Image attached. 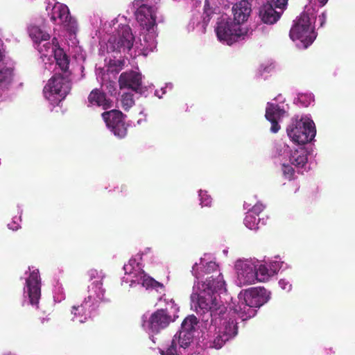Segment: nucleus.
I'll list each match as a JSON object with an SVG mask.
<instances>
[{
	"instance_id": "nucleus-1",
	"label": "nucleus",
	"mask_w": 355,
	"mask_h": 355,
	"mask_svg": "<svg viewBox=\"0 0 355 355\" xmlns=\"http://www.w3.org/2000/svg\"><path fill=\"white\" fill-rule=\"evenodd\" d=\"M225 281L221 273L216 277H209L202 284V292L198 296L197 313L202 315V320L207 322L211 319L210 324L216 327L218 321L224 319L227 307L220 300L217 292L225 289Z\"/></svg>"
},
{
	"instance_id": "nucleus-2",
	"label": "nucleus",
	"mask_w": 355,
	"mask_h": 355,
	"mask_svg": "<svg viewBox=\"0 0 355 355\" xmlns=\"http://www.w3.org/2000/svg\"><path fill=\"white\" fill-rule=\"evenodd\" d=\"M239 299V302L234 310L243 320H245L254 316L256 309L269 300L270 293L263 287H254L241 292Z\"/></svg>"
},
{
	"instance_id": "nucleus-3",
	"label": "nucleus",
	"mask_w": 355,
	"mask_h": 355,
	"mask_svg": "<svg viewBox=\"0 0 355 355\" xmlns=\"http://www.w3.org/2000/svg\"><path fill=\"white\" fill-rule=\"evenodd\" d=\"M286 132L292 141L300 145L307 144L314 138L316 130L309 119H292L287 126Z\"/></svg>"
},
{
	"instance_id": "nucleus-4",
	"label": "nucleus",
	"mask_w": 355,
	"mask_h": 355,
	"mask_svg": "<svg viewBox=\"0 0 355 355\" xmlns=\"http://www.w3.org/2000/svg\"><path fill=\"white\" fill-rule=\"evenodd\" d=\"M289 36L293 41L299 40L304 49L313 42L316 35L308 13L302 12L294 21L290 30Z\"/></svg>"
},
{
	"instance_id": "nucleus-5",
	"label": "nucleus",
	"mask_w": 355,
	"mask_h": 355,
	"mask_svg": "<svg viewBox=\"0 0 355 355\" xmlns=\"http://www.w3.org/2000/svg\"><path fill=\"white\" fill-rule=\"evenodd\" d=\"M215 31L218 39L227 45L244 40L248 34L246 29L243 28L230 18L218 21Z\"/></svg>"
},
{
	"instance_id": "nucleus-6",
	"label": "nucleus",
	"mask_w": 355,
	"mask_h": 355,
	"mask_svg": "<svg viewBox=\"0 0 355 355\" xmlns=\"http://www.w3.org/2000/svg\"><path fill=\"white\" fill-rule=\"evenodd\" d=\"M135 36L131 28L125 25L118 31L117 36L110 37L108 40L107 49L112 52H129L134 44Z\"/></svg>"
},
{
	"instance_id": "nucleus-7",
	"label": "nucleus",
	"mask_w": 355,
	"mask_h": 355,
	"mask_svg": "<svg viewBox=\"0 0 355 355\" xmlns=\"http://www.w3.org/2000/svg\"><path fill=\"white\" fill-rule=\"evenodd\" d=\"M49 15L53 23L63 25L69 33L75 34L77 31V21L70 15L69 10L67 6L55 3Z\"/></svg>"
},
{
	"instance_id": "nucleus-8",
	"label": "nucleus",
	"mask_w": 355,
	"mask_h": 355,
	"mask_svg": "<svg viewBox=\"0 0 355 355\" xmlns=\"http://www.w3.org/2000/svg\"><path fill=\"white\" fill-rule=\"evenodd\" d=\"M107 128L114 135L120 139L124 138L128 133V125L124 120V114L118 110L106 111L101 114Z\"/></svg>"
},
{
	"instance_id": "nucleus-9",
	"label": "nucleus",
	"mask_w": 355,
	"mask_h": 355,
	"mask_svg": "<svg viewBox=\"0 0 355 355\" xmlns=\"http://www.w3.org/2000/svg\"><path fill=\"white\" fill-rule=\"evenodd\" d=\"M157 8L156 6H149L146 3L139 5L136 10L135 16L137 21L148 33L155 31V28L157 26Z\"/></svg>"
},
{
	"instance_id": "nucleus-10",
	"label": "nucleus",
	"mask_w": 355,
	"mask_h": 355,
	"mask_svg": "<svg viewBox=\"0 0 355 355\" xmlns=\"http://www.w3.org/2000/svg\"><path fill=\"white\" fill-rule=\"evenodd\" d=\"M26 293L31 304H37L41 295V282L39 271H32L26 280Z\"/></svg>"
},
{
	"instance_id": "nucleus-11",
	"label": "nucleus",
	"mask_w": 355,
	"mask_h": 355,
	"mask_svg": "<svg viewBox=\"0 0 355 355\" xmlns=\"http://www.w3.org/2000/svg\"><path fill=\"white\" fill-rule=\"evenodd\" d=\"M172 316L165 309H158L149 318V329L153 333H158L173 322Z\"/></svg>"
},
{
	"instance_id": "nucleus-12",
	"label": "nucleus",
	"mask_w": 355,
	"mask_h": 355,
	"mask_svg": "<svg viewBox=\"0 0 355 355\" xmlns=\"http://www.w3.org/2000/svg\"><path fill=\"white\" fill-rule=\"evenodd\" d=\"M238 280L241 285H249L257 282L255 267L248 262L240 261L236 264Z\"/></svg>"
},
{
	"instance_id": "nucleus-13",
	"label": "nucleus",
	"mask_w": 355,
	"mask_h": 355,
	"mask_svg": "<svg viewBox=\"0 0 355 355\" xmlns=\"http://www.w3.org/2000/svg\"><path fill=\"white\" fill-rule=\"evenodd\" d=\"M120 89H139L141 75L135 71L123 72L119 78Z\"/></svg>"
},
{
	"instance_id": "nucleus-14",
	"label": "nucleus",
	"mask_w": 355,
	"mask_h": 355,
	"mask_svg": "<svg viewBox=\"0 0 355 355\" xmlns=\"http://www.w3.org/2000/svg\"><path fill=\"white\" fill-rule=\"evenodd\" d=\"M284 114V110L281 109L278 105L268 103L266 109L265 116L268 121L271 123L270 131L277 133L279 129V120Z\"/></svg>"
},
{
	"instance_id": "nucleus-15",
	"label": "nucleus",
	"mask_w": 355,
	"mask_h": 355,
	"mask_svg": "<svg viewBox=\"0 0 355 355\" xmlns=\"http://www.w3.org/2000/svg\"><path fill=\"white\" fill-rule=\"evenodd\" d=\"M272 3L263 4L259 9V16L261 21L266 24H274L281 17L283 11L277 10Z\"/></svg>"
},
{
	"instance_id": "nucleus-16",
	"label": "nucleus",
	"mask_w": 355,
	"mask_h": 355,
	"mask_svg": "<svg viewBox=\"0 0 355 355\" xmlns=\"http://www.w3.org/2000/svg\"><path fill=\"white\" fill-rule=\"evenodd\" d=\"M232 10L234 15L232 21L241 26L250 16L252 11L251 5L247 0H242L235 3Z\"/></svg>"
},
{
	"instance_id": "nucleus-17",
	"label": "nucleus",
	"mask_w": 355,
	"mask_h": 355,
	"mask_svg": "<svg viewBox=\"0 0 355 355\" xmlns=\"http://www.w3.org/2000/svg\"><path fill=\"white\" fill-rule=\"evenodd\" d=\"M88 101L92 105L102 107L103 110H107L113 106L112 101L103 90H92Z\"/></svg>"
},
{
	"instance_id": "nucleus-18",
	"label": "nucleus",
	"mask_w": 355,
	"mask_h": 355,
	"mask_svg": "<svg viewBox=\"0 0 355 355\" xmlns=\"http://www.w3.org/2000/svg\"><path fill=\"white\" fill-rule=\"evenodd\" d=\"M124 60H110L107 66V73L103 75V85L106 89H114L116 82L114 80L110 81L109 85L105 84L107 78H109L110 74L116 76L124 67Z\"/></svg>"
},
{
	"instance_id": "nucleus-19",
	"label": "nucleus",
	"mask_w": 355,
	"mask_h": 355,
	"mask_svg": "<svg viewBox=\"0 0 355 355\" xmlns=\"http://www.w3.org/2000/svg\"><path fill=\"white\" fill-rule=\"evenodd\" d=\"M49 89H70L71 83L67 74L55 73L46 85Z\"/></svg>"
},
{
	"instance_id": "nucleus-20",
	"label": "nucleus",
	"mask_w": 355,
	"mask_h": 355,
	"mask_svg": "<svg viewBox=\"0 0 355 355\" xmlns=\"http://www.w3.org/2000/svg\"><path fill=\"white\" fill-rule=\"evenodd\" d=\"M136 277V281L147 289L152 288L158 291L159 288L164 289V288L163 284L156 281L144 271L138 272Z\"/></svg>"
},
{
	"instance_id": "nucleus-21",
	"label": "nucleus",
	"mask_w": 355,
	"mask_h": 355,
	"mask_svg": "<svg viewBox=\"0 0 355 355\" xmlns=\"http://www.w3.org/2000/svg\"><path fill=\"white\" fill-rule=\"evenodd\" d=\"M219 330L225 336V339L230 340L238 334L237 322L232 318L225 319Z\"/></svg>"
},
{
	"instance_id": "nucleus-22",
	"label": "nucleus",
	"mask_w": 355,
	"mask_h": 355,
	"mask_svg": "<svg viewBox=\"0 0 355 355\" xmlns=\"http://www.w3.org/2000/svg\"><path fill=\"white\" fill-rule=\"evenodd\" d=\"M56 65L64 73H67L69 67L70 60L67 54L62 48H57L53 54Z\"/></svg>"
},
{
	"instance_id": "nucleus-23",
	"label": "nucleus",
	"mask_w": 355,
	"mask_h": 355,
	"mask_svg": "<svg viewBox=\"0 0 355 355\" xmlns=\"http://www.w3.org/2000/svg\"><path fill=\"white\" fill-rule=\"evenodd\" d=\"M257 282H264L277 273L276 269H272L271 266L266 265H260L258 268H255Z\"/></svg>"
},
{
	"instance_id": "nucleus-24",
	"label": "nucleus",
	"mask_w": 355,
	"mask_h": 355,
	"mask_svg": "<svg viewBox=\"0 0 355 355\" xmlns=\"http://www.w3.org/2000/svg\"><path fill=\"white\" fill-rule=\"evenodd\" d=\"M218 265L213 261H210L203 266L202 270L199 271V266L196 263L193 266L192 272L197 279H200L203 277L204 274H210L211 272H218Z\"/></svg>"
},
{
	"instance_id": "nucleus-25",
	"label": "nucleus",
	"mask_w": 355,
	"mask_h": 355,
	"mask_svg": "<svg viewBox=\"0 0 355 355\" xmlns=\"http://www.w3.org/2000/svg\"><path fill=\"white\" fill-rule=\"evenodd\" d=\"M308 158L304 149L295 150L290 157V162L296 167L302 168L307 162Z\"/></svg>"
},
{
	"instance_id": "nucleus-26",
	"label": "nucleus",
	"mask_w": 355,
	"mask_h": 355,
	"mask_svg": "<svg viewBox=\"0 0 355 355\" xmlns=\"http://www.w3.org/2000/svg\"><path fill=\"white\" fill-rule=\"evenodd\" d=\"M44 97L51 103L58 105L67 95L66 90H43Z\"/></svg>"
},
{
	"instance_id": "nucleus-27",
	"label": "nucleus",
	"mask_w": 355,
	"mask_h": 355,
	"mask_svg": "<svg viewBox=\"0 0 355 355\" xmlns=\"http://www.w3.org/2000/svg\"><path fill=\"white\" fill-rule=\"evenodd\" d=\"M29 35L35 42L39 44L42 41H47L50 38L49 33L37 26H31L29 28Z\"/></svg>"
},
{
	"instance_id": "nucleus-28",
	"label": "nucleus",
	"mask_w": 355,
	"mask_h": 355,
	"mask_svg": "<svg viewBox=\"0 0 355 355\" xmlns=\"http://www.w3.org/2000/svg\"><path fill=\"white\" fill-rule=\"evenodd\" d=\"M198 322V319L195 315H189L182 322L180 330L193 334V331L195 330V327L197 325Z\"/></svg>"
},
{
	"instance_id": "nucleus-29",
	"label": "nucleus",
	"mask_w": 355,
	"mask_h": 355,
	"mask_svg": "<svg viewBox=\"0 0 355 355\" xmlns=\"http://www.w3.org/2000/svg\"><path fill=\"white\" fill-rule=\"evenodd\" d=\"M13 78V69L3 67L0 70V87H4L11 83Z\"/></svg>"
},
{
	"instance_id": "nucleus-30",
	"label": "nucleus",
	"mask_w": 355,
	"mask_h": 355,
	"mask_svg": "<svg viewBox=\"0 0 355 355\" xmlns=\"http://www.w3.org/2000/svg\"><path fill=\"white\" fill-rule=\"evenodd\" d=\"M138 90H132L131 92H125L121 96V106L125 110H128L135 105L134 94L132 92H137Z\"/></svg>"
},
{
	"instance_id": "nucleus-31",
	"label": "nucleus",
	"mask_w": 355,
	"mask_h": 355,
	"mask_svg": "<svg viewBox=\"0 0 355 355\" xmlns=\"http://www.w3.org/2000/svg\"><path fill=\"white\" fill-rule=\"evenodd\" d=\"M193 334L180 330L178 335V343L182 348L186 349L193 340Z\"/></svg>"
},
{
	"instance_id": "nucleus-32",
	"label": "nucleus",
	"mask_w": 355,
	"mask_h": 355,
	"mask_svg": "<svg viewBox=\"0 0 355 355\" xmlns=\"http://www.w3.org/2000/svg\"><path fill=\"white\" fill-rule=\"evenodd\" d=\"M259 218H257V216L253 212H248L245 218L244 224L250 230H255L257 228L258 220Z\"/></svg>"
},
{
	"instance_id": "nucleus-33",
	"label": "nucleus",
	"mask_w": 355,
	"mask_h": 355,
	"mask_svg": "<svg viewBox=\"0 0 355 355\" xmlns=\"http://www.w3.org/2000/svg\"><path fill=\"white\" fill-rule=\"evenodd\" d=\"M55 49H57V48L53 47L50 42H46L42 45L40 44L38 46V51L42 57H47L52 54L53 55Z\"/></svg>"
},
{
	"instance_id": "nucleus-34",
	"label": "nucleus",
	"mask_w": 355,
	"mask_h": 355,
	"mask_svg": "<svg viewBox=\"0 0 355 355\" xmlns=\"http://www.w3.org/2000/svg\"><path fill=\"white\" fill-rule=\"evenodd\" d=\"M214 14L213 9L210 7L207 0H205L204 5V11L202 13L203 23L207 24Z\"/></svg>"
},
{
	"instance_id": "nucleus-35",
	"label": "nucleus",
	"mask_w": 355,
	"mask_h": 355,
	"mask_svg": "<svg viewBox=\"0 0 355 355\" xmlns=\"http://www.w3.org/2000/svg\"><path fill=\"white\" fill-rule=\"evenodd\" d=\"M227 340H229L225 339V336L223 335V334L220 333V331L218 330V334L212 341L211 347H214L216 349H220Z\"/></svg>"
},
{
	"instance_id": "nucleus-36",
	"label": "nucleus",
	"mask_w": 355,
	"mask_h": 355,
	"mask_svg": "<svg viewBox=\"0 0 355 355\" xmlns=\"http://www.w3.org/2000/svg\"><path fill=\"white\" fill-rule=\"evenodd\" d=\"M199 196L200 198V205L202 207H210L212 202V198L206 191H200Z\"/></svg>"
},
{
	"instance_id": "nucleus-37",
	"label": "nucleus",
	"mask_w": 355,
	"mask_h": 355,
	"mask_svg": "<svg viewBox=\"0 0 355 355\" xmlns=\"http://www.w3.org/2000/svg\"><path fill=\"white\" fill-rule=\"evenodd\" d=\"M176 336H175V338L171 340V345L167 347L166 350L161 349L160 353L162 355H178L176 350Z\"/></svg>"
},
{
	"instance_id": "nucleus-38",
	"label": "nucleus",
	"mask_w": 355,
	"mask_h": 355,
	"mask_svg": "<svg viewBox=\"0 0 355 355\" xmlns=\"http://www.w3.org/2000/svg\"><path fill=\"white\" fill-rule=\"evenodd\" d=\"M282 172L285 178L288 180H291L294 175V169L288 164L282 165Z\"/></svg>"
},
{
	"instance_id": "nucleus-39",
	"label": "nucleus",
	"mask_w": 355,
	"mask_h": 355,
	"mask_svg": "<svg viewBox=\"0 0 355 355\" xmlns=\"http://www.w3.org/2000/svg\"><path fill=\"white\" fill-rule=\"evenodd\" d=\"M298 99L302 105L306 107L313 101V96L311 95L300 94Z\"/></svg>"
},
{
	"instance_id": "nucleus-40",
	"label": "nucleus",
	"mask_w": 355,
	"mask_h": 355,
	"mask_svg": "<svg viewBox=\"0 0 355 355\" xmlns=\"http://www.w3.org/2000/svg\"><path fill=\"white\" fill-rule=\"evenodd\" d=\"M272 4L277 9L283 11V9L286 6L288 0H272Z\"/></svg>"
},
{
	"instance_id": "nucleus-41",
	"label": "nucleus",
	"mask_w": 355,
	"mask_h": 355,
	"mask_svg": "<svg viewBox=\"0 0 355 355\" xmlns=\"http://www.w3.org/2000/svg\"><path fill=\"white\" fill-rule=\"evenodd\" d=\"M279 284L284 290L289 291L291 289V284H290L285 279H280Z\"/></svg>"
},
{
	"instance_id": "nucleus-42",
	"label": "nucleus",
	"mask_w": 355,
	"mask_h": 355,
	"mask_svg": "<svg viewBox=\"0 0 355 355\" xmlns=\"http://www.w3.org/2000/svg\"><path fill=\"white\" fill-rule=\"evenodd\" d=\"M263 207L261 204H256L254 206H253L250 212H253V214L257 216L258 214L263 210Z\"/></svg>"
},
{
	"instance_id": "nucleus-43",
	"label": "nucleus",
	"mask_w": 355,
	"mask_h": 355,
	"mask_svg": "<svg viewBox=\"0 0 355 355\" xmlns=\"http://www.w3.org/2000/svg\"><path fill=\"white\" fill-rule=\"evenodd\" d=\"M326 19H327V15H326L325 12H322L321 15H320L318 16L317 20L318 21L320 27H322L324 26V24L326 22Z\"/></svg>"
},
{
	"instance_id": "nucleus-44",
	"label": "nucleus",
	"mask_w": 355,
	"mask_h": 355,
	"mask_svg": "<svg viewBox=\"0 0 355 355\" xmlns=\"http://www.w3.org/2000/svg\"><path fill=\"white\" fill-rule=\"evenodd\" d=\"M84 311V307H83V305L81 304L80 306H73L72 307V313H73L75 315H77V313L76 311H78V314H80L81 312H83Z\"/></svg>"
},
{
	"instance_id": "nucleus-45",
	"label": "nucleus",
	"mask_w": 355,
	"mask_h": 355,
	"mask_svg": "<svg viewBox=\"0 0 355 355\" xmlns=\"http://www.w3.org/2000/svg\"><path fill=\"white\" fill-rule=\"evenodd\" d=\"M50 44H52L53 46L55 48H60L59 46L58 39L56 37H53L51 40V42H50Z\"/></svg>"
},
{
	"instance_id": "nucleus-46",
	"label": "nucleus",
	"mask_w": 355,
	"mask_h": 355,
	"mask_svg": "<svg viewBox=\"0 0 355 355\" xmlns=\"http://www.w3.org/2000/svg\"><path fill=\"white\" fill-rule=\"evenodd\" d=\"M115 190L119 191L120 190L121 192H123V191H126V187L121 185L120 187H116Z\"/></svg>"
},
{
	"instance_id": "nucleus-47",
	"label": "nucleus",
	"mask_w": 355,
	"mask_h": 355,
	"mask_svg": "<svg viewBox=\"0 0 355 355\" xmlns=\"http://www.w3.org/2000/svg\"><path fill=\"white\" fill-rule=\"evenodd\" d=\"M159 92L162 93V94H164L165 93V90L161 89V90H155V94L158 96L159 98H161V96L159 95Z\"/></svg>"
},
{
	"instance_id": "nucleus-48",
	"label": "nucleus",
	"mask_w": 355,
	"mask_h": 355,
	"mask_svg": "<svg viewBox=\"0 0 355 355\" xmlns=\"http://www.w3.org/2000/svg\"><path fill=\"white\" fill-rule=\"evenodd\" d=\"M318 1L321 6H324L328 1V0H318Z\"/></svg>"
},
{
	"instance_id": "nucleus-49",
	"label": "nucleus",
	"mask_w": 355,
	"mask_h": 355,
	"mask_svg": "<svg viewBox=\"0 0 355 355\" xmlns=\"http://www.w3.org/2000/svg\"><path fill=\"white\" fill-rule=\"evenodd\" d=\"M129 268H130V266L124 265L123 269L125 271V273H128ZM129 272L130 273V270L129 271Z\"/></svg>"
},
{
	"instance_id": "nucleus-50",
	"label": "nucleus",
	"mask_w": 355,
	"mask_h": 355,
	"mask_svg": "<svg viewBox=\"0 0 355 355\" xmlns=\"http://www.w3.org/2000/svg\"><path fill=\"white\" fill-rule=\"evenodd\" d=\"M172 87V84L171 83H167L166 85V87Z\"/></svg>"
}]
</instances>
